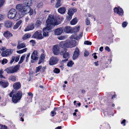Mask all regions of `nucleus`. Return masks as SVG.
<instances>
[{
  "label": "nucleus",
  "instance_id": "1",
  "mask_svg": "<svg viewBox=\"0 0 129 129\" xmlns=\"http://www.w3.org/2000/svg\"><path fill=\"white\" fill-rule=\"evenodd\" d=\"M47 26L43 29V38L48 37L49 32L53 26L57 25L61 23V21L57 20L55 15L54 14H50L46 21Z\"/></svg>",
  "mask_w": 129,
  "mask_h": 129
},
{
  "label": "nucleus",
  "instance_id": "2",
  "mask_svg": "<svg viewBox=\"0 0 129 129\" xmlns=\"http://www.w3.org/2000/svg\"><path fill=\"white\" fill-rule=\"evenodd\" d=\"M33 4L32 0H24L23 4H19L17 5L32 15L33 13V10L30 6Z\"/></svg>",
  "mask_w": 129,
  "mask_h": 129
},
{
  "label": "nucleus",
  "instance_id": "3",
  "mask_svg": "<svg viewBox=\"0 0 129 129\" xmlns=\"http://www.w3.org/2000/svg\"><path fill=\"white\" fill-rule=\"evenodd\" d=\"M22 93L20 91L15 93L14 90H12L11 92L9 94V95L10 97H12V102L14 103H16L21 99V98Z\"/></svg>",
  "mask_w": 129,
  "mask_h": 129
},
{
  "label": "nucleus",
  "instance_id": "4",
  "mask_svg": "<svg viewBox=\"0 0 129 129\" xmlns=\"http://www.w3.org/2000/svg\"><path fill=\"white\" fill-rule=\"evenodd\" d=\"M16 8L19 12L18 13H17L16 12V14H15V17L14 18L16 20H18L25 14L28 13L17 5L16 6Z\"/></svg>",
  "mask_w": 129,
  "mask_h": 129
},
{
  "label": "nucleus",
  "instance_id": "5",
  "mask_svg": "<svg viewBox=\"0 0 129 129\" xmlns=\"http://www.w3.org/2000/svg\"><path fill=\"white\" fill-rule=\"evenodd\" d=\"M20 65L19 64L16 65L14 67H10L6 69V71L8 74H12L16 72L19 69Z\"/></svg>",
  "mask_w": 129,
  "mask_h": 129
},
{
  "label": "nucleus",
  "instance_id": "6",
  "mask_svg": "<svg viewBox=\"0 0 129 129\" xmlns=\"http://www.w3.org/2000/svg\"><path fill=\"white\" fill-rule=\"evenodd\" d=\"M16 14V11L14 9H11L9 11L8 14V17L10 19L13 18Z\"/></svg>",
  "mask_w": 129,
  "mask_h": 129
},
{
  "label": "nucleus",
  "instance_id": "7",
  "mask_svg": "<svg viewBox=\"0 0 129 129\" xmlns=\"http://www.w3.org/2000/svg\"><path fill=\"white\" fill-rule=\"evenodd\" d=\"M32 37L34 38H37L39 40L42 39L43 38L42 34V32L41 31L38 30L36 31Z\"/></svg>",
  "mask_w": 129,
  "mask_h": 129
},
{
  "label": "nucleus",
  "instance_id": "8",
  "mask_svg": "<svg viewBox=\"0 0 129 129\" xmlns=\"http://www.w3.org/2000/svg\"><path fill=\"white\" fill-rule=\"evenodd\" d=\"M61 55H63V57L65 58H66L65 60H62V61H66L68 60V58L69 57L70 55L66 50H64L61 51L60 53Z\"/></svg>",
  "mask_w": 129,
  "mask_h": 129
},
{
  "label": "nucleus",
  "instance_id": "9",
  "mask_svg": "<svg viewBox=\"0 0 129 129\" xmlns=\"http://www.w3.org/2000/svg\"><path fill=\"white\" fill-rule=\"evenodd\" d=\"M114 12L116 13L119 15L122 16L123 14V10L119 7H115L114 9Z\"/></svg>",
  "mask_w": 129,
  "mask_h": 129
},
{
  "label": "nucleus",
  "instance_id": "10",
  "mask_svg": "<svg viewBox=\"0 0 129 129\" xmlns=\"http://www.w3.org/2000/svg\"><path fill=\"white\" fill-rule=\"evenodd\" d=\"M13 50L11 49H7L3 51L1 54L3 56H9L12 53Z\"/></svg>",
  "mask_w": 129,
  "mask_h": 129
},
{
  "label": "nucleus",
  "instance_id": "11",
  "mask_svg": "<svg viewBox=\"0 0 129 129\" xmlns=\"http://www.w3.org/2000/svg\"><path fill=\"white\" fill-rule=\"evenodd\" d=\"M58 62L57 59L55 57H52L49 60V64L51 65H53L56 64Z\"/></svg>",
  "mask_w": 129,
  "mask_h": 129
},
{
  "label": "nucleus",
  "instance_id": "12",
  "mask_svg": "<svg viewBox=\"0 0 129 129\" xmlns=\"http://www.w3.org/2000/svg\"><path fill=\"white\" fill-rule=\"evenodd\" d=\"M37 51L35 50L32 54L31 57V59L33 60H37L38 59L39 56L38 55Z\"/></svg>",
  "mask_w": 129,
  "mask_h": 129
},
{
  "label": "nucleus",
  "instance_id": "13",
  "mask_svg": "<svg viewBox=\"0 0 129 129\" xmlns=\"http://www.w3.org/2000/svg\"><path fill=\"white\" fill-rule=\"evenodd\" d=\"M79 55V49L76 48L73 53V60H75L77 58Z\"/></svg>",
  "mask_w": 129,
  "mask_h": 129
},
{
  "label": "nucleus",
  "instance_id": "14",
  "mask_svg": "<svg viewBox=\"0 0 129 129\" xmlns=\"http://www.w3.org/2000/svg\"><path fill=\"white\" fill-rule=\"evenodd\" d=\"M63 29H64L63 28H58L54 30L55 34L56 35H60L63 32Z\"/></svg>",
  "mask_w": 129,
  "mask_h": 129
},
{
  "label": "nucleus",
  "instance_id": "15",
  "mask_svg": "<svg viewBox=\"0 0 129 129\" xmlns=\"http://www.w3.org/2000/svg\"><path fill=\"white\" fill-rule=\"evenodd\" d=\"M53 51L54 54L57 55L59 53V47L57 45L54 46L53 47Z\"/></svg>",
  "mask_w": 129,
  "mask_h": 129
},
{
  "label": "nucleus",
  "instance_id": "16",
  "mask_svg": "<svg viewBox=\"0 0 129 129\" xmlns=\"http://www.w3.org/2000/svg\"><path fill=\"white\" fill-rule=\"evenodd\" d=\"M41 51L42 53L41 54L39 58V60L38 63L39 64H40L41 62H43L45 58V56L44 53V51L43 50H42Z\"/></svg>",
  "mask_w": 129,
  "mask_h": 129
},
{
  "label": "nucleus",
  "instance_id": "17",
  "mask_svg": "<svg viewBox=\"0 0 129 129\" xmlns=\"http://www.w3.org/2000/svg\"><path fill=\"white\" fill-rule=\"evenodd\" d=\"M4 25L7 28H10L12 25V22L10 20H6L5 21Z\"/></svg>",
  "mask_w": 129,
  "mask_h": 129
},
{
  "label": "nucleus",
  "instance_id": "18",
  "mask_svg": "<svg viewBox=\"0 0 129 129\" xmlns=\"http://www.w3.org/2000/svg\"><path fill=\"white\" fill-rule=\"evenodd\" d=\"M34 28V25L33 23H31L28 25L25 29V31H28L32 30Z\"/></svg>",
  "mask_w": 129,
  "mask_h": 129
},
{
  "label": "nucleus",
  "instance_id": "19",
  "mask_svg": "<svg viewBox=\"0 0 129 129\" xmlns=\"http://www.w3.org/2000/svg\"><path fill=\"white\" fill-rule=\"evenodd\" d=\"M9 85L8 82L6 81H0V85L4 88H6Z\"/></svg>",
  "mask_w": 129,
  "mask_h": 129
},
{
  "label": "nucleus",
  "instance_id": "20",
  "mask_svg": "<svg viewBox=\"0 0 129 129\" xmlns=\"http://www.w3.org/2000/svg\"><path fill=\"white\" fill-rule=\"evenodd\" d=\"M4 36L7 38H9L13 36L12 34L9 31H7L5 32L4 34Z\"/></svg>",
  "mask_w": 129,
  "mask_h": 129
},
{
  "label": "nucleus",
  "instance_id": "21",
  "mask_svg": "<svg viewBox=\"0 0 129 129\" xmlns=\"http://www.w3.org/2000/svg\"><path fill=\"white\" fill-rule=\"evenodd\" d=\"M20 84L19 82L14 83L13 85V87L15 89L17 90L20 87Z\"/></svg>",
  "mask_w": 129,
  "mask_h": 129
},
{
  "label": "nucleus",
  "instance_id": "22",
  "mask_svg": "<svg viewBox=\"0 0 129 129\" xmlns=\"http://www.w3.org/2000/svg\"><path fill=\"white\" fill-rule=\"evenodd\" d=\"M25 46L26 44L24 43H18L17 46V48L19 50L25 47Z\"/></svg>",
  "mask_w": 129,
  "mask_h": 129
},
{
  "label": "nucleus",
  "instance_id": "23",
  "mask_svg": "<svg viewBox=\"0 0 129 129\" xmlns=\"http://www.w3.org/2000/svg\"><path fill=\"white\" fill-rule=\"evenodd\" d=\"M69 42H71L70 43L71 45H72L71 48L75 46L76 45V42L75 39L74 38H72L70 39V40H69Z\"/></svg>",
  "mask_w": 129,
  "mask_h": 129
},
{
  "label": "nucleus",
  "instance_id": "24",
  "mask_svg": "<svg viewBox=\"0 0 129 129\" xmlns=\"http://www.w3.org/2000/svg\"><path fill=\"white\" fill-rule=\"evenodd\" d=\"M77 11V10L75 8H70L68 10V13L69 14H71L73 15L74 13L76 12Z\"/></svg>",
  "mask_w": 129,
  "mask_h": 129
},
{
  "label": "nucleus",
  "instance_id": "25",
  "mask_svg": "<svg viewBox=\"0 0 129 129\" xmlns=\"http://www.w3.org/2000/svg\"><path fill=\"white\" fill-rule=\"evenodd\" d=\"M59 13L61 14H63L65 13L66 9L65 7H60L58 9Z\"/></svg>",
  "mask_w": 129,
  "mask_h": 129
},
{
  "label": "nucleus",
  "instance_id": "26",
  "mask_svg": "<svg viewBox=\"0 0 129 129\" xmlns=\"http://www.w3.org/2000/svg\"><path fill=\"white\" fill-rule=\"evenodd\" d=\"M31 36V35L29 33L26 34L23 36L22 39L23 40H25L30 38Z\"/></svg>",
  "mask_w": 129,
  "mask_h": 129
},
{
  "label": "nucleus",
  "instance_id": "27",
  "mask_svg": "<svg viewBox=\"0 0 129 129\" xmlns=\"http://www.w3.org/2000/svg\"><path fill=\"white\" fill-rule=\"evenodd\" d=\"M22 22V21L20 20L16 24L14 25L13 27V28L14 29H17L19 26L20 25Z\"/></svg>",
  "mask_w": 129,
  "mask_h": 129
},
{
  "label": "nucleus",
  "instance_id": "28",
  "mask_svg": "<svg viewBox=\"0 0 129 129\" xmlns=\"http://www.w3.org/2000/svg\"><path fill=\"white\" fill-rule=\"evenodd\" d=\"M78 22L77 18L76 17L73 19L70 22V23L71 25H74L75 24Z\"/></svg>",
  "mask_w": 129,
  "mask_h": 129
},
{
  "label": "nucleus",
  "instance_id": "29",
  "mask_svg": "<svg viewBox=\"0 0 129 129\" xmlns=\"http://www.w3.org/2000/svg\"><path fill=\"white\" fill-rule=\"evenodd\" d=\"M71 42H69V41H67L66 42H65V47L66 48H71L72 45H71L70 43Z\"/></svg>",
  "mask_w": 129,
  "mask_h": 129
},
{
  "label": "nucleus",
  "instance_id": "30",
  "mask_svg": "<svg viewBox=\"0 0 129 129\" xmlns=\"http://www.w3.org/2000/svg\"><path fill=\"white\" fill-rule=\"evenodd\" d=\"M27 49L26 48L21 50L17 51L16 52L17 53L19 54H21L26 52V51Z\"/></svg>",
  "mask_w": 129,
  "mask_h": 129
},
{
  "label": "nucleus",
  "instance_id": "31",
  "mask_svg": "<svg viewBox=\"0 0 129 129\" xmlns=\"http://www.w3.org/2000/svg\"><path fill=\"white\" fill-rule=\"evenodd\" d=\"M29 97H28V98H29L30 99V100L29 101V102H30L32 101V99L33 97V94L31 92H29L27 93Z\"/></svg>",
  "mask_w": 129,
  "mask_h": 129
},
{
  "label": "nucleus",
  "instance_id": "32",
  "mask_svg": "<svg viewBox=\"0 0 129 129\" xmlns=\"http://www.w3.org/2000/svg\"><path fill=\"white\" fill-rule=\"evenodd\" d=\"M9 80L14 82L16 81V76H11L9 78Z\"/></svg>",
  "mask_w": 129,
  "mask_h": 129
},
{
  "label": "nucleus",
  "instance_id": "33",
  "mask_svg": "<svg viewBox=\"0 0 129 129\" xmlns=\"http://www.w3.org/2000/svg\"><path fill=\"white\" fill-rule=\"evenodd\" d=\"M74 63L72 61H69L67 63V65L69 67H71L74 64Z\"/></svg>",
  "mask_w": 129,
  "mask_h": 129
},
{
  "label": "nucleus",
  "instance_id": "34",
  "mask_svg": "<svg viewBox=\"0 0 129 129\" xmlns=\"http://www.w3.org/2000/svg\"><path fill=\"white\" fill-rule=\"evenodd\" d=\"M25 55L24 54L21 56L20 58V60L19 62V63H21L23 62L24 59V58L25 57Z\"/></svg>",
  "mask_w": 129,
  "mask_h": 129
},
{
  "label": "nucleus",
  "instance_id": "35",
  "mask_svg": "<svg viewBox=\"0 0 129 129\" xmlns=\"http://www.w3.org/2000/svg\"><path fill=\"white\" fill-rule=\"evenodd\" d=\"M68 15L66 17V18L68 20H70L72 19V16L73 15L71 14H69V13L68 12Z\"/></svg>",
  "mask_w": 129,
  "mask_h": 129
},
{
  "label": "nucleus",
  "instance_id": "36",
  "mask_svg": "<svg viewBox=\"0 0 129 129\" xmlns=\"http://www.w3.org/2000/svg\"><path fill=\"white\" fill-rule=\"evenodd\" d=\"M80 28V26H77L74 28L73 29V31L74 32H77L79 30Z\"/></svg>",
  "mask_w": 129,
  "mask_h": 129
},
{
  "label": "nucleus",
  "instance_id": "37",
  "mask_svg": "<svg viewBox=\"0 0 129 129\" xmlns=\"http://www.w3.org/2000/svg\"><path fill=\"white\" fill-rule=\"evenodd\" d=\"M65 42H60L59 44V46L60 47L62 48H64L65 47Z\"/></svg>",
  "mask_w": 129,
  "mask_h": 129
},
{
  "label": "nucleus",
  "instance_id": "38",
  "mask_svg": "<svg viewBox=\"0 0 129 129\" xmlns=\"http://www.w3.org/2000/svg\"><path fill=\"white\" fill-rule=\"evenodd\" d=\"M42 24L40 20L37 21L36 22V24H35V26H40Z\"/></svg>",
  "mask_w": 129,
  "mask_h": 129
},
{
  "label": "nucleus",
  "instance_id": "39",
  "mask_svg": "<svg viewBox=\"0 0 129 129\" xmlns=\"http://www.w3.org/2000/svg\"><path fill=\"white\" fill-rule=\"evenodd\" d=\"M86 16L88 18V17H91V18H93L94 19V21L95 20V17H94V16L93 15H91L89 14H86Z\"/></svg>",
  "mask_w": 129,
  "mask_h": 129
},
{
  "label": "nucleus",
  "instance_id": "40",
  "mask_svg": "<svg viewBox=\"0 0 129 129\" xmlns=\"http://www.w3.org/2000/svg\"><path fill=\"white\" fill-rule=\"evenodd\" d=\"M43 5V3L40 2L38 3L36 5V7L38 8H39L40 7L42 6Z\"/></svg>",
  "mask_w": 129,
  "mask_h": 129
},
{
  "label": "nucleus",
  "instance_id": "41",
  "mask_svg": "<svg viewBox=\"0 0 129 129\" xmlns=\"http://www.w3.org/2000/svg\"><path fill=\"white\" fill-rule=\"evenodd\" d=\"M85 23L87 25H89L90 23V20L87 17H86L85 20Z\"/></svg>",
  "mask_w": 129,
  "mask_h": 129
},
{
  "label": "nucleus",
  "instance_id": "42",
  "mask_svg": "<svg viewBox=\"0 0 129 129\" xmlns=\"http://www.w3.org/2000/svg\"><path fill=\"white\" fill-rule=\"evenodd\" d=\"M66 31L67 33H69L71 32V28L70 27H66Z\"/></svg>",
  "mask_w": 129,
  "mask_h": 129
},
{
  "label": "nucleus",
  "instance_id": "43",
  "mask_svg": "<svg viewBox=\"0 0 129 129\" xmlns=\"http://www.w3.org/2000/svg\"><path fill=\"white\" fill-rule=\"evenodd\" d=\"M42 67V66H40L39 67H37L36 68V73H37L39 72V70Z\"/></svg>",
  "mask_w": 129,
  "mask_h": 129
},
{
  "label": "nucleus",
  "instance_id": "44",
  "mask_svg": "<svg viewBox=\"0 0 129 129\" xmlns=\"http://www.w3.org/2000/svg\"><path fill=\"white\" fill-rule=\"evenodd\" d=\"M53 71L54 73H59L60 71L57 68H55Z\"/></svg>",
  "mask_w": 129,
  "mask_h": 129
},
{
  "label": "nucleus",
  "instance_id": "45",
  "mask_svg": "<svg viewBox=\"0 0 129 129\" xmlns=\"http://www.w3.org/2000/svg\"><path fill=\"white\" fill-rule=\"evenodd\" d=\"M3 73L4 71L3 70H1L0 71V78H5L2 75V74Z\"/></svg>",
  "mask_w": 129,
  "mask_h": 129
},
{
  "label": "nucleus",
  "instance_id": "46",
  "mask_svg": "<svg viewBox=\"0 0 129 129\" xmlns=\"http://www.w3.org/2000/svg\"><path fill=\"white\" fill-rule=\"evenodd\" d=\"M7 60L6 59H4L2 61V64H4L7 63L8 62Z\"/></svg>",
  "mask_w": 129,
  "mask_h": 129
},
{
  "label": "nucleus",
  "instance_id": "47",
  "mask_svg": "<svg viewBox=\"0 0 129 129\" xmlns=\"http://www.w3.org/2000/svg\"><path fill=\"white\" fill-rule=\"evenodd\" d=\"M84 44L85 45H91L92 44V43L88 41H86L84 42Z\"/></svg>",
  "mask_w": 129,
  "mask_h": 129
},
{
  "label": "nucleus",
  "instance_id": "48",
  "mask_svg": "<svg viewBox=\"0 0 129 129\" xmlns=\"http://www.w3.org/2000/svg\"><path fill=\"white\" fill-rule=\"evenodd\" d=\"M66 37L65 36H61L58 38V39L60 40H64L66 39Z\"/></svg>",
  "mask_w": 129,
  "mask_h": 129
},
{
  "label": "nucleus",
  "instance_id": "49",
  "mask_svg": "<svg viewBox=\"0 0 129 129\" xmlns=\"http://www.w3.org/2000/svg\"><path fill=\"white\" fill-rule=\"evenodd\" d=\"M89 54V52H88V51L86 50L85 51L84 53V55L85 57H86L88 56Z\"/></svg>",
  "mask_w": 129,
  "mask_h": 129
},
{
  "label": "nucleus",
  "instance_id": "50",
  "mask_svg": "<svg viewBox=\"0 0 129 129\" xmlns=\"http://www.w3.org/2000/svg\"><path fill=\"white\" fill-rule=\"evenodd\" d=\"M4 18V16L1 14H0V21H2Z\"/></svg>",
  "mask_w": 129,
  "mask_h": 129
},
{
  "label": "nucleus",
  "instance_id": "51",
  "mask_svg": "<svg viewBox=\"0 0 129 129\" xmlns=\"http://www.w3.org/2000/svg\"><path fill=\"white\" fill-rule=\"evenodd\" d=\"M51 115L52 116H53L56 114V113L54 111H52L51 112Z\"/></svg>",
  "mask_w": 129,
  "mask_h": 129
},
{
  "label": "nucleus",
  "instance_id": "52",
  "mask_svg": "<svg viewBox=\"0 0 129 129\" xmlns=\"http://www.w3.org/2000/svg\"><path fill=\"white\" fill-rule=\"evenodd\" d=\"M58 3L56 4L55 5V7L56 8H58L61 6V4L59 3V2H58Z\"/></svg>",
  "mask_w": 129,
  "mask_h": 129
},
{
  "label": "nucleus",
  "instance_id": "53",
  "mask_svg": "<svg viewBox=\"0 0 129 129\" xmlns=\"http://www.w3.org/2000/svg\"><path fill=\"white\" fill-rule=\"evenodd\" d=\"M15 59V57L14 56H13L12 57V59L10 62V63H12L14 61Z\"/></svg>",
  "mask_w": 129,
  "mask_h": 129
},
{
  "label": "nucleus",
  "instance_id": "54",
  "mask_svg": "<svg viewBox=\"0 0 129 129\" xmlns=\"http://www.w3.org/2000/svg\"><path fill=\"white\" fill-rule=\"evenodd\" d=\"M2 129H8V128L5 125H2Z\"/></svg>",
  "mask_w": 129,
  "mask_h": 129
},
{
  "label": "nucleus",
  "instance_id": "55",
  "mask_svg": "<svg viewBox=\"0 0 129 129\" xmlns=\"http://www.w3.org/2000/svg\"><path fill=\"white\" fill-rule=\"evenodd\" d=\"M30 55V53H28L27 55V56L26 57V61H28V58H29V56Z\"/></svg>",
  "mask_w": 129,
  "mask_h": 129
},
{
  "label": "nucleus",
  "instance_id": "56",
  "mask_svg": "<svg viewBox=\"0 0 129 129\" xmlns=\"http://www.w3.org/2000/svg\"><path fill=\"white\" fill-rule=\"evenodd\" d=\"M105 49L106 50L108 51V52H109L110 51V49L109 47L108 46H106L105 48Z\"/></svg>",
  "mask_w": 129,
  "mask_h": 129
},
{
  "label": "nucleus",
  "instance_id": "57",
  "mask_svg": "<svg viewBox=\"0 0 129 129\" xmlns=\"http://www.w3.org/2000/svg\"><path fill=\"white\" fill-rule=\"evenodd\" d=\"M127 25V23L126 22H123L122 24V26L123 27H125Z\"/></svg>",
  "mask_w": 129,
  "mask_h": 129
},
{
  "label": "nucleus",
  "instance_id": "58",
  "mask_svg": "<svg viewBox=\"0 0 129 129\" xmlns=\"http://www.w3.org/2000/svg\"><path fill=\"white\" fill-rule=\"evenodd\" d=\"M19 56H17L16 58L15 57V61L16 62H17L19 59Z\"/></svg>",
  "mask_w": 129,
  "mask_h": 129
},
{
  "label": "nucleus",
  "instance_id": "59",
  "mask_svg": "<svg viewBox=\"0 0 129 129\" xmlns=\"http://www.w3.org/2000/svg\"><path fill=\"white\" fill-rule=\"evenodd\" d=\"M96 53H94L93 54H92V55L93 56L94 55L93 57L95 59H96L97 58V56L95 55V54H96Z\"/></svg>",
  "mask_w": 129,
  "mask_h": 129
},
{
  "label": "nucleus",
  "instance_id": "60",
  "mask_svg": "<svg viewBox=\"0 0 129 129\" xmlns=\"http://www.w3.org/2000/svg\"><path fill=\"white\" fill-rule=\"evenodd\" d=\"M125 120L124 119L121 122V124H124L123 125L124 126H125Z\"/></svg>",
  "mask_w": 129,
  "mask_h": 129
},
{
  "label": "nucleus",
  "instance_id": "61",
  "mask_svg": "<svg viewBox=\"0 0 129 129\" xmlns=\"http://www.w3.org/2000/svg\"><path fill=\"white\" fill-rule=\"evenodd\" d=\"M83 33L82 32H81L80 33V34L79 35V37L81 38L82 37L83 35Z\"/></svg>",
  "mask_w": 129,
  "mask_h": 129
},
{
  "label": "nucleus",
  "instance_id": "62",
  "mask_svg": "<svg viewBox=\"0 0 129 129\" xmlns=\"http://www.w3.org/2000/svg\"><path fill=\"white\" fill-rule=\"evenodd\" d=\"M99 50L101 51H102L103 50V47H101L99 49Z\"/></svg>",
  "mask_w": 129,
  "mask_h": 129
},
{
  "label": "nucleus",
  "instance_id": "63",
  "mask_svg": "<svg viewBox=\"0 0 129 129\" xmlns=\"http://www.w3.org/2000/svg\"><path fill=\"white\" fill-rule=\"evenodd\" d=\"M30 42L32 43H35V41L33 40H31L30 41Z\"/></svg>",
  "mask_w": 129,
  "mask_h": 129
},
{
  "label": "nucleus",
  "instance_id": "64",
  "mask_svg": "<svg viewBox=\"0 0 129 129\" xmlns=\"http://www.w3.org/2000/svg\"><path fill=\"white\" fill-rule=\"evenodd\" d=\"M61 126H58L55 129H61Z\"/></svg>",
  "mask_w": 129,
  "mask_h": 129
}]
</instances>
